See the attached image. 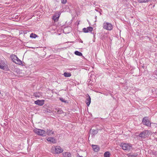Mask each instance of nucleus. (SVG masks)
Listing matches in <instances>:
<instances>
[{
	"mask_svg": "<svg viewBox=\"0 0 157 157\" xmlns=\"http://www.w3.org/2000/svg\"><path fill=\"white\" fill-rule=\"evenodd\" d=\"M51 152L53 154H58L62 153L63 151V149L59 146H54L51 148Z\"/></svg>",
	"mask_w": 157,
	"mask_h": 157,
	"instance_id": "1",
	"label": "nucleus"
},
{
	"mask_svg": "<svg viewBox=\"0 0 157 157\" xmlns=\"http://www.w3.org/2000/svg\"><path fill=\"white\" fill-rule=\"evenodd\" d=\"M132 145L130 144L122 143L120 146L124 150L129 151L132 149Z\"/></svg>",
	"mask_w": 157,
	"mask_h": 157,
	"instance_id": "2",
	"label": "nucleus"
},
{
	"mask_svg": "<svg viewBox=\"0 0 157 157\" xmlns=\"http://www.w3.org/2000/svg\"><path fill=\"white\" fill-rule=\"evenodd\" d=\"M34 132L37 135L43 136H46V131L37 128L34 129L33 130Z\"/></svg>",
	"mask_w": 157,
	"mask_h": 157,
	"instance_id": "3",
	"label": "nucleus"
},
{
	"mask_svg": "<svg viewBox=\"0 0 157 157\" xmlns=\"http://www.w3.org/2000/svg\"><path fill=\"white\" fill-rule=\"evenodd\" d=\"M103 25L104 29L107 30H111L113 28V25L111 23L108 22H104L103 23Z\"/></svg>",
	"mask_w": 157,
	"mask_h": 157,
	"instance_id": "4",
	"label": "nucleus"
},
{
	"mask_svg": "<svg viewBox=\"0 0 157 157\" xmlns=\"http://www.w3.org/2000/svg\"><path fill=\"white\" fill-rule=\"evenodd\" d=\"M11 58L13 61L18 65H21L22 63L21 61L19 59L17 56L14 55H12L10 56Z\"/></svg>",
	"mask_w": 157,
	"mask_h": 157,
	"instance_id": "5",
	"label": "nucleus"
},
{
	"mask_svg": "<svg viewBox=\"0 0 157 157\" xmlns=\"http://www.w3.org/2000/svg\"><path fill=\"white\" fill-rule=\"evenodd\" d=\"M142 122L143 124L147 126H151V124H153V123H151L149 121L147 117H144L142 120Z\"/></svg>",
	"mask_w": 157,
	"mask_h": 157,
	"instance_id": "6",
	"label": "nucleus"
},
{
	"mask_svg": "<svg viewBox=\"0 0 157 157\" xmlns=\"http://www.w3.org/2000/svg\"><path fill=\"white\" fill-rule=\"evenodd\" d=\"M151 133V132L150 131L145 130L140 133L139 136L140 137L145 138L147 136V135L150 134Z\"/></svg>",
	"mask_w": 157,
	"mask_h": 157,
	"instance_id": "7",
	"label": "nucleus"
},
{
	"mask_svg": "<svg viewBox=\"0 0 157 157\" xmlns=\"http://www.w3.org/2000/svg\"><path fill=\"white\" fill-rule=\"evenodd\" d=\"M44 103V100H38L34 101V103L36 105H38L40 106H42L43 105Z\"/></svg>",
	"mask_w": 157,
	"mask_h": 157,
	"instance_id": "8",
	"label": "nucleus"
},
{
	"mask_svg": "<svg viewBox=\"0 0 157 157\" xmlns=\"http://www.w3.org/2000/svg\"><path fill=\"white\" fill-rule=\"evenodd\" d=\"M47 140L48 141L50 142L52 144H55L56 142V140L53 137H48L47 138Z\"/></svg>",
	"mask_w": 157,
	"mask_h": 157,
	"instance_id": "9",
	"label": "nucleus"
},
{
	"mask_svg": "<svg viewBox=\"0 0 157 157\" xmlns=\"http://www.w3.org/2000/svg\"><path fill=\"white\" fill-rule=\"evenodd\" d=\"M83 32L85 33L91 32L93 30V28L91 27H89L87 28H84L82 29Z\"/></svg>",
	"mask_w": 157,
	"mask_h": 157,
	"instance_id": "10",
	"label": "nucleus"
},
{
	"mask_svg": "<svg viewBox=\"0 0 157 157\" xmlns=\"http://www.w3.org/2000/svg\"><path fill=\"white\" fill-rule=\"evenodd\" d=\"M6 67V65L4 61H1L0 62V68L4 70Z\"/></svg>",
	"mask_w": 157,
	"mask_h": 157,
	"instance_id": "11",
	"label": "nucleus"
},
{
	"mask_svg": "<svg viewBox=\"0 0 157 157\" xmlns=\"http://www.w3.org/2000/svg\"><path fill=\"white\" fill-rule=\"evenodd\" d=\"M59 17V13H56L55 14L53 15L52 19L55 21H57L58 20Z\"/></svg>",
	"mask_w": 157,
	"mask_h": 157,
	"instance_id": "12",
	"label": "nucleus"
},
{
	"mask_svg": "<svg viewBox=\"0 0 157 157\" xmlns=\"http://www.w3.org/2000/svg\"><path fill=\"white\" fill-rule=\"evenodd\" d=\"M92 147L94 151L95 152L98 151L99 150V148L98 145H92Z\"/></svg>",
	"mask_w": 157,
	"mask_h": 157,
	"instance_id": "13",
	"label": "nucleus"
},
{
	"mask_svg": "<svg viewBox=\"0 0 157 157\" xmlns=\"http://www.w3.org/2000/svg\"><path fill=\"white\" fill-rule=\"evenodd\" d=\"M63 157H71V154L69 152H64L63 153Z\"/></svg>",
	"mask_w": 157,
	"mask_h": 157,
	"instance_id": "14",
	"label": "nucleus"
},
{
	"mask_svg": "<svg viewBox=\"0 0 157 157\" xmlns=\"http://www.w3.org/2000/svg\"><path fill=\"white\" fill-rule=\"evenodd\" d=\"M91 102V98L90 96L88 95L86 99V103L88 106H89Z\"/></svg>",
	"mask_w": 157,
	"mask_h": 157,
	"instance_id": "15",
	"label": "nucleus"
},
{
	"mask_svg": "<svg viewBox=\"0 0 157 157\" xmlns=\"http://www.w3.org/2000/svg\"><path fill=\"white\" fill-rule=\"evenodd\" d=\"M46 132V135L51 136L54 133V131L50 129H47Z\"/></svg>",
	"mask_w": 157,
	"mask_h": 157,
	"instance_id": "16",
	"label": "nucleus"
},
{
	"mask_svg": "<svg viewBox=\"0 0 157 157\" xmlns=\"http://www.w3.org/2000/svg\"><path fill=\"white\" fill-rule=\"evenodd\" d=\"M34 95L36 97L39 98L41 96V93L40 92H36L34 94Z\"/></svg>",
	"mask_w": 157,
	"mask_h": 157,
	"instance_id": "17",
	"label": "nucleus"
},
{
	"mask_svg": "<svg viewBox=\"0 0 157 157\" xmlns=\"http://www.w3.org/2000/svg\"><path fill=\"white\" fill-rule=\"evenodd\" d=\"M110 156V153L109 151H106L104 153V157H109Z\"/></svg>",
	"mask_w": 157,
	"mask_h": 157,
	"instance_id": "18",
	"label": "nucleus"
},
{
	"mask_svg": "<svg viewBox=\"0 0 157 157\" xmlns=\"http://www.w3.org/2000/svg\"><path fill=\"white\" fill-rule=\"evenodd\" d=\"M63 75L65 77H70L71 76V74L70 73L65 72L63 74Z\"/></svg>",
	"mask_w": 157,
	"mask_h": 157,
	"instance_id": "19",
	"label": "nucleus"
},
{
	"mask_svg": "<svg viewBox=\"0 0 157 157\" xmlns=\"http://www.w3.org/2000/svg\"><path fill=\"white\" fill-rule=\"evenodd\" d=\"M30 37L31 38H35L36 37H37V35H36V34H34V33H32L30 34Z\"/></svg>",
	"mask_w": 157,
	"mask_h": 157,
	"instance_id": "20",
	"label": "nucleus"
},
{
	"mask_svg": "<svg viewBox=\"0 0 157 157\" xmlns=\"http://www.w3.org/2000/svg\"><path fill=\"white\" fill-rule=\"evenodd\" d=\"M75 54L76 55L79 56H82V53L78 51H75Z\"/></svg>",
	"mask_w": 157,
	"mask_h": 157,
	"instance_id": "21",
	"label": "nucleus"
},
{
	"mask_svg": "<svg viewBox=\"0 0 157 157\" xmlns=\"http://www.w3.org/2000/svg\"><path fill=\"white\" fill-rule=\"evenodd\" d=\"M151 0H138V1L140 3H146Z\"/></svg>",
	"mask_w": 157,
	"mask_h": 157,
	"instance_id": "22",
	"label": "nucleus"
},
{
	"mask_svg": "<svg viewBox=\"0 0 157 157\" xmlns=\"http://www.w3.org/2000/svg\"><path fill=\"white\" fill-rule=\"evenodd\" d=\"M55 109L56 110H58V113L59 114H62L63 113V111L60 109H57V108H56Z\"/></svg>",
	"mask_w": 157,
	"mask_h": 157,
	"instance_id": "23",
	"label": "nucleus"
},
{
	"mask_svg": "<svg viewBox=\"0 0 157 157\" xmlns=\"http://www.w3.org/2000/svg\"><path fill=\"white\" fill-rule=\"evenodd\" d=\"M59 99L62 102L65 103H66L67 102V101L65 100L64 99L62 98H60Z\"/></svg>",
	"mask_w": 157,
	"mask_h": 157,
	"instance_id": "24",
	"label": "nucleus"
},
{
	"mask_svg": "<svg viewBox=\"0 0 157 157\" xmlns=\"http://www.w3.org/2000/svg\"><path fill=\"white\" fill-rule=\"evenodd\" d=\"M67 2V0H61V3L64 4H65Z\"/></svg>",
	"mask_w": 157,
	"mask_h": 157,
	"instance_id": "25",
	"label": "nucleus"
},
{
	"mask_svg": "<svg viewBox=\"0 0 157 157\" xmlns=\"http://www.w3.org/2000/svg\"><path fill=\"white\" fill-rule=\"evenodd\" d=\"M93 131L94 134H97L98 133V131L97 130H94Z\"/></svg>",
	"mask_w": 157,
	"mask_h": 157,
	"instance_id": "26",
	"label": "nucleus"
},
{
	"mask_svg": "<svg viewBox=\"0 0 157 157\" xmlns=\"http://www.w3.org/2000/svg\"><path fill=\"white\" fill-rule=\"evenodd\" d=\"M78 157H82V156H79Z\"/></svg>",
	"mask_w": 157,
	"mask_h": 157,
	"instance_id": "27",
	"label": "nucleus"
},
{
	"mask_svg": "<svg viewBox=\"0 0 157 157\" xmlns=\"http://www.w3.org/2000/svg\"><path fill=\"white\" fill-rule=\"evenodd\" d=\"M127 155H128V156H129V154H128Z\"/></svg>",
	"mask_w": 157,
	"mask_h": 157,
	"instance_id": "28",
	"label": "nucleus"
}]
</instances>
